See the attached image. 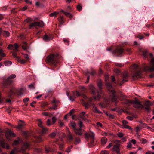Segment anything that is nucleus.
<instances>
[{"instance_id": "obj_18", "label": "nucleus", "mask_w": 154, "mask_h": 154, "mask_svg": "<svg viewBox=\"0 0 154 154\" xmlns=\"http://www.w3.org/2000/svg\"><path fill=\"white\" fill-rule=\"evenodd\" d=\"M122 123L123 124V126H122L123 128H127L129 129L130 130H132V128L130 127L129 126L127 125V124L128 123L127 122L126 120H123L122 121Z\"/></svg>"}, {"instance_id": "obj_17", "label": "nucleus", "mask_w": 154, "mask_h": 154, "mask_svg": "<svg viewBox=\"0 0 154 154\" xmlns=\"http://www.w3.org/2000/svg\"><path fill=\"white\" fill-rule=\"evenodd\" d=\"M5 135L6 138L8 140H10V138L8 137L9 136L10 137H15V135L11 131H9L6 133Z\"/></svg>"}, {"instance_id": "obj_14", "label": "nucleus", "mask_w": 154, "mask_h": 154, "mask_svg": "<svg viewBox=\"0 0 154 154\" xmlns=\"http://www.w3.org/2000/svg\"><path fill=\"white\" fill-rule=\"evenodd\" d=\"M53 38L52 35H50L49 36L45 35L43 37L44 41L46 42H48L53 39Z\"/></svg>"}, {"instance_id": "obj_10", "label": "nucleus", "mask_w": 154, "mask_h": 154, "mask_svg": "<svg viewBox=\"0 0 154 154\" xmlns=\"http://www.w3.org/2000/svg\"><path fill=\"white\" fill-rule=\"evenodd\" d=\"M132 104L133 106L136 108H143V106L138 100H133Z\"/></svg>"}, {"instance_id": "obj_13", "label": "nucleus", "mask_w": 154, "mask_h": 154, "mask_svg": "<svg viewBox=\"0 0 154 154\" xmlns=\"http://www.w3.org/2000/svg\"><path fill=\"white\" fill-rule=\"evenodd\" d=\"M79 118L85 121L87 119L86 117L88 116V114H86L85 112L83 111L79 114Z\"/></svg>"}, {"instance_id": "obj_61", "label": "nucleus", "mask_w": 154, "mask_h": 154, "mask_svg": "<svg viewBox=\"0 0 154 154\" xmlns=\"http://www.w3.org/2000/svg\"><path fill=\"white\" fill-rule=\"evenodd\" d=\"M141 141L142 143H146L147 142V140L146 139L143 138L142 139Z\"/></svg>"}, {"instance_id": "obj_11", "label": "nucleus", "mask_w": 154, "mask_h": 154, "mask_svg": "<svg viewBox=\"0 0 154 154\" xmlns=\"http://www.w3.org/2000/svg\"><path fill=\"white\" fill-rule=\"evenodd\" d=\"M152 103L150 101H147L145 103L143 108H144L147 111L149 112L150 110V106L152 105Z\"/></svg>"}, {"instance_id": "obj_48", "label": "nucleus", "mask_w": 154, "mask_h": 154, "mask_svg": "<svg viewBox=\"0 0 154 154\" xmlns=\"http://www.w3.org/2000/svg\"><path fill=\"white\" fill-rule=\"evenodd\" d=\"M118 136L120 138H121L123 137L124 136V134L123 133H119L117 134Z\"/></svg>"}, {"instance_id": "obj_23", "label": "nucleus", "mask_w": 154, "mask_h": 154, "mask_svg": "<svg viewBox=\"0 0 154 154\" xmlns=\"http://www.w3.org/2000/svg\"><path fill=\"white\" fill-rule=\"evenodd\" d=\"M45 152L47 153H48L49 152H54V149H52L51 147L47 148L45 147Z\"/></svg>"}, {"instance_id": "obj_50", "label": "nucleus", "mask_w": 154, "mask_h": 154, "mask_svg": "<svg viewBox=\"0 0 154 154\" xmlns=\"http://www.w3.org/2000/svg\"><path fill=\"white\" fill-rule=\"evenodd\" d=\"M126 81H127V80L125 79H123L122 80V81H120V82L118 81V83L119 84V85H121L123 82H126Z\"/></svg>"}, {"instance_id": "obj_37", "label": "nucleus", "mask_w": 154, "mask_h": 154, "mask_svg": "<svg viewBox=\"0 0 154 154\" xmlns=\"http://www.w3.org/2000/svg\"><path fill=\"white\" fill-rule=\"evenodd\" d=\"M114 142L115 144H117V145H119L121 143V141L120 140H115L114 141Z\"/></svg>"}, {"instance_id": "obj_5", "label": "nucleus", "mask_w": 154, "mask_h": 154, "mask_svg": "<svg viewBox=\"0 0 154 154\" xmlns=\"http://www.w3.org/2000/svg\"><path fill=\"white\" fill-rule=\"evenodd\" d=\"M66 94L67 96L69 97V100L71 101H73L77 97L81 95V94L79 93V92L77 91L73 92L72 95L70 97H69V92H67Z\"/></svg>"}, {"instance_id": "obj_64", "label": "nucleus", "mask_w": 154, "mask_h": 154, "mask_svg": "<svg viewBox=\"0 0 154 154\" xmlns=\"http://www.w3.org/2000/svg\"><path fill=\"white\" fill-rule=\"evenodd\" d=\"M145 154H154V152L149 151Z\"/></svg>"}, {"instance_id": "obj_26", "label": "nucleus", "mask_w": 154, "mask_h": 154, "mask_svg": "<svg viewBox=\"0 0 154 154\" xmlns=\"http://www.w3.org/2000/svg\"><path fill=\"white\" fill-rule=\"evenodd\" d=\"M133 101H131L127 99L125 100L124 103L128 105H130L131 104H132Z\"/></svg>"}, {"instance_id": "obj_31", "label": "nucleus", "mask_w": 154, "mask_h": 154, "mask_svg": "<svg viewBox=\"0 0 154 154\" xmlns=\"http://www.w3.org/2000/svg\"><path fill=\"white\" fill-rule=\"evenodd\" d=\"M3 35L6 37H8L9 36L10 33H9L7 31H4L3 32Z\"/></svg>"}, {"instance_id": "obj_20", "label": "nucleus", "mask_w": 154, "mask_h": 154, "mask_svg": "<svg viewBox=\"0 0 154 154\" xmlns=\"http://www.w3.org/2000/svg\"><path fill=\"white\" fill-rule=\"evenodd\" d=\"M139 50L142 53L144 57H146L147 53V50L146 49L143 48H140Z\"/></svg>"}, {"instance_id": "obj_58", "label": "nucleus", "mask_w": 154, "mask_h": 154, "mask_svg": "<svg viewBox=\"0 0 154 154\" xmlns=\"http://www.w3.org/2000/svg\"><path fill=\"white\" fill-rule=\"evenodd\" d=\"M13 47V45L10 44L8 47V49H11Z\"/></svg>"}, {"instance_id": "obj_53", "label": "nucleus", "mask_w": 154, "mask_h": 154, "mask_svg": "<svg viewBox=\"0 0 154 154\" xmlns=\"http://www.w3.org/2000/svg\"><path fill=\"white\" fill-rule=\"evenodd\" d=\"M18 47H19L17 43H15L14 44L15 49H14V51H17V48H18Z\"/></svg>"}, {"instance_id": "obj_38", "label": "nucleus", "mask_w": 154, "mask_h": 154, "mask_svg": "<svg viewBox=\"0 0 154 154\" xmlns=\"http://www.w3.org/2000/svg\"><path fill=\"white\" fill-rule=\"evenodd\" d=\"M59 23L61 24H63L64 22L63 17L61 16L60 18L59 19Z\"/></svg>"}, {"instance_id": "obj_29", "label": "nucleus", "mask_w": 154, "mask_h": 154, "mask_svg": "<svg viewBox=\"0 0 154 154\" xmlns=\"http://www.w3.org/2000/svg\"><path fill=\"white\" fill-rule=\"evenodd\" d=\"M36 139L37 142H39L43 140L42 138L40 136H37L36 137Z\"/></svg>"}, {"instance_id": "obj_40", "label": "nucleus", "mask_w": 154, "mask_h": 154, "mask_svg": "<svg viewBox=\"0 0 154 154\" xmlns=\"http://www.w3.org/2000/svg\"><path fill=\"white\" fill-rule=\"evenodd\" d=\"M29 88L31 89L35 88V87L33 84H30L28 85Z\"/></svg>"}, {"instance_id": "obj_32", "label": "nucleus", "mask_w": 154, "mask_h": 154, "mask_svg": "<svg viewBox=\"0 0 154 154\" xmlns=\"http://www.w3.org/2000/svg\"><path fill=\"white\" fill-rule=\"evenodd\" d=\"M17 61L21 64H23L25 63L26 61L24 59H20L19 58L17 60Z\"/></svg>"}, {"instance_id": "obj_8", "label": "nucleus", "mask_w": 154, "mask_h": 154, "mask_svg": "<svg viewBox=\"0 0 154 154\" xmlns=\"http://www.w3.org/2000/svg\"><path fill=\"white\" fill-rule=\"evenodd\" d=\"M16 75L15 74L11 75L5 81L3 82V85L5 87L6 85L5 84L7 83H10L12 82V79L16 77Z\"/></svg>"}, {"instance_id": "obj_9", "label": "nucleus", "mask_w": 154, "mask_h": 154, "mask_svg": "<svg viewBox=\"0 0 154 154\" xmlns=\"http://www.w3.org/2000/svg\"><path fill=\"white\" fill-rule=\"evenodd\" d=\"M85 137L86 138L90 137L91 139V143L92 144L94 141V134L93 132H90L89 134L86 133L85 134Z\"/></svg>"}, {"instance_id": "obj_19", "label": "nucleus", "mask_w": 154, "mask_h": 154, "mask_svg": "<svg viewBox=\"0 0 154 154\" xmlns=\"http://www.w3.org/2000/svg\"><path fill=\"white\" fill-rule=\"evenodd\" d=\"M113 149L114 151H116L117 154H120L119 146L116 145H114L113 147Z\"/></svg>"}, {"instance_id": "obj_7", "label": "nucleus", "mask_w": 154, "mask_h": 154, "mask_svg": "<svg viewBox=\"0 0 154 154\" xmlns=\"http://www.w3.org/2000/svg\"><path fill=\"white\" fill-rule=\"evenodd\" d=\"M44 23L42 21L38 22H34L31 23L29 26L30 29L33 26H38L40 27H42L44 26Z\"/></svg>"}, {"instance_id": "obj_27", "label": "nucleus", "mask_w": 154, "mask_h": 154, "mask_svg": "<svg viewBox=\"0 0 154 154\" xmlns=\"http://www.w3.org/2000/svg\"><path fill=\"white\" fill-rule=\"evenodd\" d=\"M5 65V66H9L12 64V62L10 61H6L4 62Z\"/></svg>"}, {"instance_id": "obj_15", "label": "nucleus", "mask_w": 154, "mask_h": 154, "mask_svg": "<svg viewBox=\"0 0 154 154\" xmlns=\"http://www.w3.org/2000/svg\"><path fill=\"white\" fill-rule=\"evenodd\" d=\"M29 144L27 143H24L23 146L21 148L20 151V152H23L25 151V149L29 148Z\"/></svg>"}, {"instance_id": "obj_28", "label": "nucleus", "mask_w": 154, "mask_h": 154, "mask_svg": "<svg viewBox=\"0 0 154 154\" xmlns=\"http://www.w3.org/2000/svg\"><path fill=\"white\" fill-rule=\"evenodd\" d=\"M47 131V130L46 128H45L43 127H42V128H41V131L40 133L41 134H44Z\"/></svg>"}, {"instance_id": "obj_24", "label": "nucleus", "mask_w": 154, "mask_h": 154, "mask_svg": "<svg viewBox=\"0 0 154 154\" xmlns=\"http://www.w3.org/2000/svg\"><path fill=\"white\" fill-rule=\"evenodd\" d=\"M22 48L24 50L27 49V45L26 42L23 41L22 42L21 44Z\"/></svg>"}, {"instance_id": "obj_46", "label": "nucleus", "mask_w": 154, "mask_h": 154, "mask_svg": "<svg viewBox=\"0 0 154 154\" xmlns=\"http://www.w3.org/2000/svg\"><path fill=\"white\" fill-rule=\"evenodd\" d=\"M50 110L54 109L56 110L57 109V106L56 105H54L53 107H50L49 108Z\"/></svg>"}, {"instance_id": "obj_30", "label": "nucleus", "mask_w": 154, "mask_h": 154, "mask_svg": "<svg viewBox=\"0 0 154 154\" xmlns=\"http://www.w3.org/2000/svg\"><path fill=\"white\" fill-rule=\"evenodd\" d=\"M107 141V139L105 138H103L101 139V142L102 144L104 145Z\"/></svg>"}, {"instance_id": "obj_57", "label": "nucleus", "mask_w": 154, "mask_h": 154, "mask_svg": "<svg viewBox=\"0 0 154 154\" xmlns=\"http://www.w3.org/2000/svg\"><path fill=\"white\" fill-rule=\"evenodd\" d=\"M23 57L27 60H29V58L28 55L27 54H24Z\"/></svg>"}, {"instance_id": "obj_63", "label": "nucleus", "mask_w": 154, "mask_h": 154, "mask_svg": "<svg viewBox=\"0 0 154 154\" xmlns=\"http://www.w3.org/2000/svg\"><path fill=\"white\" fill-rule=\"evenodd\" d=\"M114 72L117 74H119L120 73V71L117 69H115L114 70Z\"/></svg>"}, {"instance_id": "obj_34", "label": "nucleus", "mask_w": 154, "mask_h": 154, "mask_svg": "<svg viewBox=\"0 0 154 154\" xmlns=\"http://www.w3.org/2000/svg\"><path fill=\"white\" fill-rule=\"evenodd\" d=\"M17 152L18 151L17 149H14L11 152L10 154H16Z\"/></svg>"}, {"instance_id": "obj_54", "label": "nucleus", "mask_w": 154, "mask_h": 154, "mask_svg": "<svg viewBox=\"0 0 154 154\" xmlns=\"http://www.w3.org/2000/svg\"><path fill=\"white\" fill-rule=\"evenodd\" d=\"M20 140L19 139L17 140H15L14 141L13 144L16 145L18 144L19 143Z\"/></svg>"}, {"instance_id": "obj_16", "label": "nucleus", "mask_w": 154, "mask_h": 154, "mask_svg": "<svg viewBox=\"0 0 154 154\" xmlns=\"http://www.w3.org/2000/svg\"><path fill=\"white\" fill-rule=\"evenodd\" d=\"M123 52V50L122 48H117L114 51L113 53L114 54H122Z\"/></svg>"}, {"instance_id": "obj_12", "label": "nucleus", "mask_w": 154, "mask_h": 154, "mask_svg": "<svg viewBox=\"0 0 154 154\" xmlns=\"http://www.w3.org/2000/svg\"><path fill=\"white\" fill-rule=\"evenodd\" d=\"M147 70L148 71H154V57L151 59L150 63V66H148Z\"/></svg>"}, {"instance_id": "obj_36", "label": "nucleus", "mask_w": 154, "mask_h": 154, "mask_svg": "<svg viewBox=\"0 0 154 154\" xmlns=\"http://www.w3.org/2000/svg\"><path fill=\"white\" fill-rule=\"evenodd\" d=\"M80 141V139L79 138H77L75 139V144H77L78 143H79Z\"/></svg>"}, {"instance_id": "obj_6", "label": "nucleus", "mask_w": 154, "mask_h": 154, "mask_svg": "<svg viewBox=\"0 0 154 154\" xmlns=\"http://www.w3.org/2000/svg\"><path fill=\"white\" fill-rule=\"evenodd\" d=\"M70 124V125L74 128V131L76 134L79 136L82 134V129L81 128L78 129L76 128V124L75 123L73 122H72Z\"/></svg>"}, {"instance_id": "obj_62", "label": "nucleus", "mask_w": 154, "mask_h": 154, "mask_svg": "<svg viewBox=\"0 0 154 154\" xmlns=\"http://www.w3.org/2000/svg\"><path fill=\"white\" fill-rule=\"evenodd\" d=\"M29 100V99L28 98H25L23 99V101L24 103L27 102Z\"/></svg>"}, {"instance_id": "obj_21", "label": "nucleus", "mask_w": 154, "mask_h": 154, "mask_svg": "<svg viewBox=\"0 0 154 154\" xmlns=\"http://www.w3.org/2000/svg\"><path fill=\"white\" fill-rule=\"evenodd\" d=\"M66 130L68 133V135L69 140H73V137L72 134L70 133L69 129L68 128H67Z\"/></svg>"}, {"instance_id": "obj_47", "label": "nucleus", "mask_w": 154, "mask_h": 154, "mask_svg": "<svg viewBox=\"0 0 154 154\" xmlns=\"http://www.w3.org/2000/svg\"><path fill=\"white\" fill-rule=\"evenodd\" d=\"M102 85V83L101 82H98V84H97V86H98V87L100 89V90L101 91V90H100V89L101 88Z\"/></svg>"}, {"instance_id": "obj_52", "label": "nucleus", "mask_w": 154, "mask_h": 154, "mask_svg": "<svg viewBox=\"0 0 154 154\" xmlns=\"http://www.w3.org/2000/svg\"><path fill=\"white\" fill-rule=\"evenodd\" d=\"M50 122H51L50 120L49 119H48L47 120V121L46 122V123H47V125L49 126V125H52V123H51Z\"/></svg>"}, {"instance_id": "obj_33", "label": "nucleus", "mask_w": 154, "mask_h": 154, "mask_svg": "<svg viewBox=\"0 0 154 154\" xmlns=\"http://www.w3.org/2000/svg\"><path fill=\"white\" fill-rule=\"evenodd\" d=\"M58 12H54L53 13L50 14L49 16L51 17L55 16L56 15H57L58 14Z\"/></svg>"}, {"instance_id": "obj_39", "label": "nucleus", "mask_w": 154, "mask_h": 154, "mask_svg": "<svg viewBox=\"0 0 154 154\" xmlns=\"http://www.w3.org/2000/svg\"><path fill=\"white\" fill-rule=\"evenodd\" d=\"M3 51L2 49H0V56L2 57L5 56V54L3 52Z\"/></svg>"}, {"instance_id": "obj_3", "label": "nucleus", "mask_w": 154, "mask_h": 154, "mask_svg": "<svg viewBox=\"0 0 154 154\" xmlns=\"http://www.w3.org/2000/svg\"><path fill=\"white\" fill-rule=\"evenodd\" d=\"M58 55L57 54H51L47 57L46 59V62L55 65L57 61Z\"/></svg>"}, {"instance_id": "obj_43", "label": "nucleus", "mask_w": 154, "mask_h": 154, "mask_svg": "<svg viewBox=\"0 0 154 154\" xmlns=\"http://www.w3.org/2000/svg\"><path fill=\"white\" fill-rule=\"evenodd\" d=\"M56 119H57L56 118L55 116H54L52 118V122L51 123L52 124H54V123H55V122Z\"/></svg>"}, {"instance_id": "obj_60", "label": "nucleus", "mask_w": 154, "mask_h": 154, "mask_svg": "<svg viewBox=\"0 0 154 154\" xmlns=\"http://www.w3.org/2000/svg\"><path fill=\"white\" fill-rule=\"evenodd\" d=\"M42 114L45 116H49V113L47 112H42Z\"/></svg>"}, {"instance_id": "obj_56", "label": "nucleus", "mask_w": 154, "mask_h": 154, "mask_svg": "<svg viewBox=\"0 0 154 154\" xmlns=\"http://www.w3.org/2000/svg\"><path fill=\"white\" fill-rule=\"evenodd\" d=\"M72 146H71L70 147H69L66 150V151L67 152H70L71 149L72 148Z\"/></svg>"}, {"instance_id": "obj_51", "label": "nucleus", "mask_w": 154, "mask_h": 154, "mask_svg": "<svg viewBox=\"0 0 154 154\" xmlns=\"http://www.w3.org/2000/svg\"><path fill=\"white\" fill-rule=\"evenodd\" d=\"M24 125V124H20L18 125L17 126V128L19 129L21 128Z\"/></svg>"}, {"instance_id": "obj_45", "label": "nucleus", "mask_w": 154, "mask_h": 154, "mask_svg": "<svg viewBox=\"0 0 154 154\" xmlns=\"http://www.w3.org/2000/svg\"><path fill=\"white\" fill-rule=\"evenodd\" d=\"M106 115H108L109 117H110L111 118H114V116L113 115L109 113H107V112L106 113Z\"/></svg>"}, {"instance_id": "obj_35", "label": "nucleus", "mask_w": 154, "mask_h": 154, "mask_svg": "<svg viewBox=\"0 0 154 154\" xmlns=\"http://www.w3.org/2000/svg\"><path fill=\"white\" fill-rule=\"evenodd\" d=\"M38 126L41 127V128L42 127H43L42 125V121L40 119H38Z\"/></svg>"}, {"instance_id": "obj_49", "label": "nucleus", "mask_w": 154, "mask_h": 154, "mask_svg": "<svg viewBox=\"0 0 154 154\" xmlns=\"http://www.w3.org/2000/svg\"><path fill=\"white\" fill-rule=\"evenodd\" d=\"M79 89L81 91H82L85 90V88L83 86H79Z\"/></svg>"}, {"instance_id": "obj_42", "label": "nucleus", "mask_w": 154, "mask_h": 154, "mask_svg": "<svg viewBox=\"0 0 154 154\" xmlns=\"http://www.w3.org/2000/svg\"><path fill=\"white\" fill-rule=\"evenodd\" d=\"M100 154H109V152L106 150H102Z\"/></svg>"}, {"instance_id": "obj_4", "label": "nucleus", "mask_w": 154, "mask_h": 154, "mask_svg": "<svg viewBox=\"0 0 154 154\" xmlns=\"http://www.w3.org/2000/svg\"><path fill=\"white\" fill-rule=\"evenodd\" d=\"M94 99L92 98H90L88 102L84 103V106L86 108H88L91 106H93V110L94 112L98 113H101V112L96 107H95L94 104L92 103V101Z\"/></svg>"}, {"instance_id": "obj_41", "label": "nucleus", "mask_w": 154, "mask_h": 154, "mask_svg": "<svg viewBox=\"0 0 154 154\" xmlns=\"http://www.w3.org/2000/svg\"><path fill=\"white\" fill-rule=\"evenodd\" d=\"M15 51H14L12 52V55L15 58H19V57H18L16 53L15 52Z\"/></svg>"}, {"instance_id": "obj_2", "label": "nucleus", "mask_w": 154, "mask_h": 154, "mask_svg": "<svg viewBox=\"0 0 154 154\" xmlns=\"http://www.w3.org/2000/svg\"><path fill=\"white\" fill-rule=\"evenodd\" d=\"M106 85L107 87H108L109 88H110L109 89V91L111 92L112 94V95L110 97V99L112 101L117 103L118 102L117 98L119 99H119V96H118L117 97L116 96L115 94L116 91L113 88L111 83L109 82H107Z\"/></svg>"}, {"instance_id": "obj_1", "label": "nucleus", "mask_w": 154, "mask_h": 154, "mask_svg": "<svg viewBox=\"0 0 154 154\" xmlns=\"http://www.w3.org/2000/svg\"><path fill=\"white\" fill-rule=\"evenodd\" d=\"M89 88L91 90V92L94 95L93 98H92L94 100H99L101 93V91L100 90L97 91V90L94 87L92 84H90L89 85Z\"/></svg>"}, {"instance_id": "obj_44", "label": "nucleus", "mask_w": 154, "mask_h": 154, "mask_svg": "<svg viewBox=\"0 0 154 154\" xmlns=\"http://www.w3.org/2000/svg\"><path fill=\"white\" fill-rule=\"evenodd\" d=\"M141 74V72L140 71H138L136 73V74L134 75V77H135L137 76H140Z\"/></svg>"}, {"instance_id": "obj_59", "label": "nucleus", "mask_w": 154, "mask_h": 154, "mask_svg": "<svg viewBox=\"0 0 154 154\" xmlns=\"http://www.w3.org/2000/svg\"><path fill=\"white\" fill-rule=\"evenodd\" d=\"M77 9L79 11L81 10L82 9V7L81 5H78L77 6Z\"/></svg>"}, {"instance_id": "obj_25", "label": "nucleus", "mask_w": 154, "mask_h": 154, "mask_svg": "<svg viewBox=\"0 0 154 154\" xmlns=\"http://www.w3.org/2000/svg\"><path fill=\"white\" fill-rule=\"evenodd\" d=\"M15 91H16V89L14 88H12L10 90V91L9 93L10 94L9 95V96L10 97H11V95H12V94H15Z\"/></svg>"}, {"instance_id": "obj_22", "label": "nucleus", "mask_w": 154, "mask_h": 154, "mask_svg": "<svg viewBox=\"0 0 154 154\" xmlns=\"http://www.w3.org/2000/svg\"><path fill=\"white\" fill-rule=\"evenodd\" d=\"M60 11L63 12H64V14L66 16L69 17L70 19H71L72 17V15L70 13L67 12H64V10H61Z\"/></svg>"}, {"instance_id": "obj_55", "label": "nucleus", "mask_w": 154, "mask_h": 154, "mask_svg": "<svg viewBox=\"0 0 154 154\" xmlns=\"http://www.w3.org/2000/svg\"><path fill=\"white\" fill-rule=\"evenodd\" d=\"M133 68L135 69H138L139 68L138 66L136 64H134L133 66Z\"/></svg>"}]
</instances>
